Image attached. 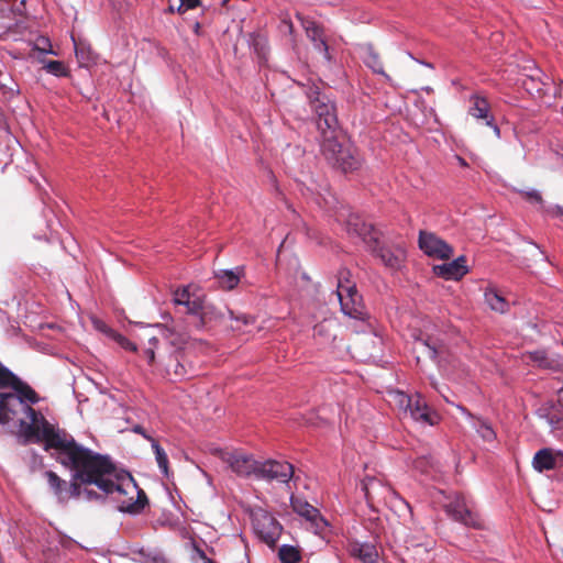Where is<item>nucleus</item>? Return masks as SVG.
<instances>
[{
	"label": "nucleus",
	"instance_id": "obj_31",
	"mask_svg": "<svg viewBox=\"0 0 563 563\" xmlns=\"http://www.w3.org/2000/svg\"><path fill=\"white\" fill-rule=\"evenodd\" d=\"M32 52H38L41 54L57 55V52L53 49V45L48 37L38 36L32 43Z\"/></svg>",
	"mask_w": 563,
	"mask_h": 563
},
{
	"label": "nucleus",
	"instance_id": "obj_18",
	"mask_svg": "<svg viewBox=\"0 0 563 563\" xmlns=\"http://www.w3.org/2000/svg\"><path fill=\"white\" fill-rule=\"evenodd\" d=\"M362 489L368 504L386 499L387 495H395L389 486L374 477H366L362 483Z\"/></svg>",
	"mask_w": 563,
	"mask_h": 563
},
{
	"label": "nucleus",
	"instance_id": "obj_5",
	"mask_svg": "<svg viewBox=\"0 0 563 563\" xmlns=\"http://www.w3.org/2000/svg\"><path fill=\"white\" fill-rule=\"evenodd\" d=\"M358 234L376 254L384 266L391 272L400 271L406 261V250L402 245H385L380 243V233L372 225L363 224Z\"/></svg>",
	"mask_w": 563,
	"mask_h": 563
},
{
	"label": "nucleus",
	"instance_id": "obj_1",
	"mask_svg": "<svg viewBox=\"0 0 563 563\" xmlns=\"http://www.w3.org/2000/svg\"><path fill=\"white\" fill-rule=\"evenodd\" d=\"M4 387H12L14 391L0 393V423L16 421L19 434L25 441L43 442L46 445L58 428L31 407L40 400L36 393L0 365V388Z\"/></svg>",
	"mask_w": 563,
	"mask_h": 563
},
{
	"label": "nucleus",
	"instance_id": "obj_26",
	"mask_svg": "<svg viewBox=\"0 0 563 563\" xmlns=\"http://www.w3.org/2000/svg\"><path fill=\"white\" fill-rule=\"evenodd\" d=\"M101 331H103L109 338H111L115 343H118L122 349L136 352V344L131 342L128 338L122 334L109 329L107 325L102 324L98 327Z\"/></svg>",
	"mask_w": 563,
	"mask_h": 563
},
{
	"label": "nucleus",
	"instance_id": "obj_35",
	"mask_svg": "<svg viewBox=\"0 0 563 563\" xmlns=\"http://www.w3.org/2000/svg\"><path fill=\"white\" fill-rule=\"evenodd\" d=\"M230 318L235 320L236 325H232L234 330H242V325H249L254 323V319L246 314H234L233 311L229 310Z\"/></svg>",
	"mask_w": 563,
	"mask_h": 563
},
{
	"label": "nucleus",
	"instance_id": "obj_48",
	"mask_svg": "<svg viewBox=\"0 0 563 563\" xmlns=\"http://www.w3.org/2000/svg\"><path fill=\"white\" fill-rule=\"evenodd\" d=\"M16 92H18V90H16V89H14V88H11V89H10V93H11V96L15 95Z\"/></svg>",
	"mask_w": 563,
	"mask_h": 563
},
{
	"label": "nucleus",
	"instance_id": "obj_22",
	"mask_svg": "<svg viewBox=\"0 0 563 563\" xmlns=\"http://www.w3.org/2000/svg\"><path fill=\"white\" fill-rule=\"evenodd\" d=\"M243 273V268L241 267H236L235 269H222L216 273V278L222 289L231 290L240 283Z\"/></svg>",
	"mask_w": 563,
	"mask_h": 563
},
{
	"label": "nucleus",
	"instance_id": "obj_29",
	"mask_svg": "<svg viewBox=\"0 0 563 563\" xmlns=\"http://www.w3.org/2000/svg\"><path fill=\"white\" fill-rule=\"evenodd\" d=\"M75 54L80 66L88 67L92 62V52L89 45L77 43L74 38Z\"/></svg>",
	"mask_w": 563,
	"mask_h": 563
},
{
	"label": "nucleus",
	"instance_id": "obj_12",
	"mask_svg": "<svg viewBox=\"0 0 563 563\" xmlns=\"http://www.w3.org/2000/svg\"><path fill=\"white\" fill-rule=\"evenodd\" d=\"M297 18L305 30L307 38L312 43L313 48L322 54L324 59L330 63L332 60V55L330 52V42L324 29L311 19L305 18L300 14H297Z\"/></svg>",
	"mask_w": 563,
	"mask_h": 563
},
{
	"label": "nucleus",
	"instance_id": "obj_14",
	"mask_svg": "<svg viewBox=\"0 0 563 563\" xmlns=\"http://www.w3.org/2000/svg\"><path fill=\"white\" fill-rule=\"evenodd\" d=\"M419 247L426 255L438 260H449L453 255L452 246L431 232H420Z\"/></svg>",
	"mask_w": 563,
	"mask_h": 563
},
{
	"label": "nucleus",
	"instance_id": "obj_34",
	"mask_svg": "<svg viewBox=\"0 0 563 563\" xmlns=\"http://www.w3.org/2000/svg\"><path fill=\"white\" fill-rule=\"evenodd\" d=\"M475 428L484 441L493 442L496 439L495 431L486 421L478 419Z\"/></svg>",
	"mask_w": 563,
	"mask_h": 563
},
{
	"label": "nucleus",
	"instance_id": "obj_49",
	"mask_svg": "<svg viewBox=\"0 0 563 563\" xmlns=\"http://www.w3.org/2000/svg\"><path fill=\"white\" fill-rule=\"evenodd\" d=\"M288 27H289V31L291 32V30H292V24H291L290 22L288 23Z\"/></svg>",
	"mask_w": 563,
	"mask_h": 563
},
{
	"label": "nucleus",
	"instance_id": "obj_44",
	"mask_svg": "<svg viewBox=\"0 0 563 563\" xmlns=\"http://www.w3.org/2000/svg\"><path fill=\"white\" fill-rule=\"evenodd\" d=\"M456 408H457V410H460L463 415H466L467 417H471V413H470V412H467V410H466L465 408H463V407H461V406H457Z\"/></svg>",
	"mask_w": 563,
	"mask_h": 563
},
{
	"label": "nucleus",
	"instance_id": "obj_15",
	"mask_svg": "<svg viewBox=\"0 0 563 563\" xmlns=\"http://www.w3.org/2000/svg\"><path fill=\"white\" fill-rule=\"evenodd\" d=\"M294 475V467L288 462L265 461L260 462L256 476L257 478L276 479L287 483Z\"/></svg>",
	"mask_w": 563,
	"mask_h": 563
},
{
	"label": "nucleus",
	"instance_id": "obj_50",
	"mask_svg": "<svg viewBox=\"0 0 563 563\" xmlns=\"http://www.w3.org/2000/svg\"><path fill=\"white\" fill-rule=\"evenodd\" d=\"M198 29H199V24L197 23L195 26L196 32L198 31Z\"/></svg>",
	"mask_w": 563,
	"mask_h": 563
},
{
	"label": "nucleus",
	"instance_id": "obj_33",
	"mask_svg": "<svg viewBox=\"0 0 563 563\" xmlns=\"http://www.w3.org/2000/svg\"><path fill=\"white\" fill-rule=\"evenodd\" d=\"M365 64L376 74H380L388 78V76L384 73L383 63L379 59V56L369 51L365 57Z\"/></svg>",
	"mask_w": 563,
	"mask_h": 563
},
{
	"label": "nucleus",
	"instance_id": "obj_27",
	"mask_svg": "<svg viewBox=\"0 0 563 563\" xmlns=\"http://www.w3.org/2000/svg\"><path fill=\"white\" fill-rule=\"evenodd\" d=\"M278 558L282 563H299L301 553L297 547L284 544L279 548Z\"/></svg>",
	"mask_w": 563,
	"mask_h": 563
},
{
	"label": "nucleus",
	"instance_id": "obj_39",
	"mask_svg": "<svg viewBox=\"0 0 563 563\" xmlns=\"http://www.w3.org/2000/svg\"><path fill=\"white\" fill-rule=\"evenodd\" d=\"M525 197L531 202L542 203V197L537 190L525 192Z\"/></svg>",
	"mask_w": 563,
	"mask_h": 563
},
{
	"label": "nucleus",
	"instance_id": "obj_37",
	"mask_svg": "<svg viewBox=\"0 0 563 563\" xmlns=\"http://www.w3.org/2000/svg\"><path fill=\"white\" fill-rule=\"evenodd\" d=\"M200 5V0H180V4L177 8V12L183 14L187 10L195 9Z\"/></svg>",
	"mask_w": 563,
	"mask_h": 563
},
{
	"label": "nucleus",
	"instance_id": "obj_46",
	"mask_svg": "<svg viewBox=\"0 0 563 563\" xmlns=\"http://www.w3.org/2000/svg\"><path fill=\"white\" fill-rule=\"evenodd\" d=\"M368 339H371V340L373 341V343H375L376 341H379V340L376 338V335H372V336H369Z\"/></svg>",
	"mask_w": 563,
	"mask_h": 563
},
{
	"label": "nucleus",
	"instance_id": "obj_10",
	"mask_svg": "<svg viewBox=\"0 0 563 563\" xmlns=\"http://www.w3.org/2000/svg\"><path fill=\"white\" fill-rule=\"evenodd\" d=\"M443 507L453 520L468 527L478 528L481 526L476 512L473 511L464 496L457 493L448 496Z\"/></svg>",
	"mask_w": 563,
	"mask_h": 563
},
{
	"label": "nucleus",
	"instance_id": "obj_51",
	"mask_svg": "<svg viewBox=\"0 0 563 563\" xmlns=\"http://www.w3.org/2000/svg\"><path fill=\"white\" fill-rule=\"evenodd\" d=\"M228 1H229V0H223V1H222V4L224 5Z\"/></svg>",
	"mask_w": 563,
	"mask_h": 563
},
{
	"label": "nucleus",
	"instance_id": "obj_20",
	"mask_svg": "<svg viewBox=\"0 0 563 563\" xmlns=\"http://www.w3.org/2000/svg\"><path fill=\"white\" fill-rule=\"evenodd\" d=\"M465 263V257L460 256L450 263L433 266V272L437 276L443 277L444 279L457 280L467 273Z\"/></svg>",
	"mask_w": 563,
	"mask_h": 563
},
{
	"label": "nucleus",
	"instance_id": "obj_4",
	"mask_svg": "<svg viewBox=\"0 0 563 563\" xmlns=\"http://www.w3.org/2000/svg\"><path fill=\"white\" fill-rule=\"evenodd\" d=\"M106 495H111L118 504V509L123 512H140L146 505L145 493L139 488L134 478L128 473L115 472V476L107 482V487L101 489Z\"/></svg>",
	"mask_w": 563,
	"mask_h": 563
},
{
	"label": "nucleus",
	"instance_id": "obj_43",
	"mask_svg": "<svg viewBox=\"0 0 563 563\" xmlns=\"http://www.w3.org/2000/svg\"><path fill=\"white\" fill-rule=\"evenodd\" d=\"M134 431L137 432V433H141L144 438H146L148 440V438H151L150 435L145 434L144 431L142 430L141 427H135L134 428Z\"/></svg>",
	"mask_w": 563,
	"mask_h": 563
},
{
	"label": "nucleus",
	"instance_id": "obj_41",
	"mask_svg": "<svg viewBox=\"0 0 563 563\" xmlns=\"http://www.w3.org/2000/svg\"><path fill=\"white\" fill-rule=\"evenodd\" d=\"M550 212H551V214L553 217H561V218H563V209L561 207H555Z\"/></svg>",
	"mask_w": 563,
	"mask_h": 563
},
{
	"label": "nucleus",
	"instance_id": "obj_42",
	"mask_svg": "<svg viewBox=\"0 0 563 563\" xmlns=\"http://www.w3.org/2000/svg\"><path fill=\"white\" fill-rule=\"evenodd\" d=\"M558 401L563 407V387L559 390Z\"/></svg>",
	"mask_w": 563,
	"mask_h": 563
},
{
	"label": "nucleus",
	"instance_id": "obj_36",
	"mask_svg": "<svg viewBox=\"0 0 563 563\" xmlns=\"http://www.w3.org/2000/svg\"><path fill=\"white\" fill-rule=\"evenodd\" d=\"M413 554L416 558H419L422 563H427V562L431 561L429 549L421 544H417L413 548Z\"/></svg>",
	"mask_w": 563,
	"mask_h": 563
},
{
	"label": "nucleus",
	"instance_id": "obj_30",
	"mask_svg": "<svg viewBox=\"0 0 563 563\" xmlns=\"http://www.w3.org/2000/svg\"><path fill=\"white\" fill-rule=\"evenodd\" d=\"M148 441H151V443H152V448L154 450L155 459L158 464V467L161 468L163 474L167 476L168 475V459H167L165 451L163 450V448H161V445L157 443V441L155 439L148 438Z\"/></svg>",
	"mask_w": 563,
	"mask_h": 563
},
{
	"label": "nucleus",
	"instance_id": "obj_47",
	"mask_svg": "<svg viewBox=\"0 0 563 563\" xmlns=\"http://www.w3.org/2000/svg\"><path fill=\"white\" fill-rule=\"evenodd\" d=\"M203 563H216V562H214V561H212L211 559L205 558Z\"/></svg>",
	"mask_w": 563,
	"mask_h": 563
},
{
	"label": "nucleus",
	"instance_id": "obj_17",
	"mask_svg": "<svg viewBox=\"0 0 563 563\" xmlns=\"http://www.w3.org/2000/svg\"><path fill=\"white\" fill-rule=\"evenodd\" d=\"M532 464L538 472L563 467V452L542 449L536 453Z\"/></svg>",
	"mask_w": 563,
	"mask_h": 563
},
{
	"label": "nucleus",
	"instance_id": "obj_24",
	"mask_svg": "<svg viewBox=\"0 0 563 563\" xmlns=\"http://www.w3.org/2000/svg\"><path fill=\"white\" fill-rule=\"evenodd\" d=\"M336 328L334 320H323L313 329V336L320 344H328L335 339L333 331Z\"/></svg>",
	"mask_w": 563,
	"mask_h": 563
},
{
	"label": "nucleus",
	"instance_id": "obj_23",
	"mask_svg": "<svg viewBox=\"0 0 563 563\" xmlns=\"http://www.w3.org/2000/svg\"><path fill=\"white\" fill-rule=\"evenodd\" d=\"M156 331L161 332L158 328L146 327L140 336L141 340H147V345L144 346L143 353L150 365L154 364L155 362V349L158 344V336L155 334Z\"/></svg>",
	"mask_w": 563,
	"mask_h": 563
},
{
	"label": "nucleus",
	"instance_id": "obj_13",
	"mask_svg": "<svg viewBox=\"0 0 563 563\" xmlns=\"http://www.w3.org/2000/svg\"><path fill=\"white\" fill-rule=\"evenodd\" d=\"M45 476L51 489L62 503L67 501L71 497H80L82 494L87 499H91L92 497V492L87 488L82 489L77 481L73 479L69 484H67L52 471L46 472Z\"/></svg>",
	"mask_w": 563,
	"mask_h": 563
},
{
	"label": "nucleus",
	"instance_id": "obj_2",
	"mask_svg": "<svg viewBox=\"0 0 563 563\" xmlns=\"http://www.w3.org/2000/svg\"><path fill=\"white\" fill-rule=\"evenodd\" d=\"M54 449L58 462L73 472V479L81 484H95L100 490L115 476V467L109 457L95 453L75 442L74 438L58 428L45 445Z\"/></svg>",
	"mask_w": 563,
	"mask_h": 563
},
{
	"label": "nucleus",
	"instance_id": "obj_40",
	"mask_svg": "<svg viewBox=\"0 0 563 563\" xmlns=\"http://www.w3.org/2000/svg\"><path fill=\"white\" fill-rule=\"evenodd\" d=\"M427 460L426 459H419L415 463V467L417 470H420L421 472H427Z\"/></svg>",
	"mask_w": 563,
	"mask_h": 563
},
{
	"label": "nucleus",
	"instance_id": "obj_45",
	"mask_svg": "<svg viewBox=\"0 0 563 563\" xmlns=\"http://www.w3.org/2000/svg\"><path fill=\"white\" fill-rule=\"evenodd\" d=\"M152 563H166L163 558H154Z\"/></svg>",
	"mask_w": 563,
	"mask_h": 563
},
{
	"label": "nucleus",
	"instance_id": "obj_16",
	"mask_svg": "<svg viewBox=\"0 0 563 563\" xmlns=\"http://www.w3.org/2000/svg\"><path fill=\"white\" fill-rule=\"evenodd\" d=\"M291 507L295 512L310 522L311 528L316 533H321L327 527V521L320 516L319 510L306 500L298 497H291Z\"/></svg>",
	"mask_w": 563,
	"mask_h": 563
},
{
	"label": "nucleus",
	"instance_id": "obj_3",
	"mask_svg": "<svg viewBox=\"0 0 563 563\" xmlns=\"http://www.w3.org/2000/svg\"><path fill=\"white\" fill-rule=\"evenodd\" d=\"M312 109L318 120L321 151L324 157L343 172H352L361 165L357 151L345 140L338 129V119L332 102L318 95L312 101Z\"/></svg>",
	"mask_w": 563,
	"mask_h": 563
},
{
	"label": "nucleus",
	"instance_id": "obj_9",
	"mask_svg": "<svg viewBox=\"0 0 563 563\" xmlns=\"http://www.w3.org/2000/svg\"><path fill=\"white\" fill-rule=\"evenodd\" d=\"M253 529L262 541L273 548L282 534L283 527L269 512L257 509L253 512Z\"/></svg>",
	"mask_w": 563,
	"mask_h": 563
},
{
	"label": "nucleus",
	"instance_id": "obj_28",
	"mask_svg": "<svg viewBox=\"0 0 563 563\" xmlns=\"http://www.w3.org/2000/svg\"><path fill=\"white\" fill-rule=\"evenodd\" d=\"M43 64L44 69L56 77H67L69 75L68 68L63 62L59 60H46L45 58L37 59Z\"/></svg>",
	"mask_w": 563,
	"mask_h": 563
},
{
	"label": "nucleus",
	"instance_id": "obj_8",
	"mask_svg": "<svg viewBox=\"0 0 563 563\" xmlns=\"http://www.w3.org/2000/svg\"><path fill=\"white\" fill-rule=\"evenodd\" d=\"M174 302L184 306L188 313L199 317L200 325L206 324L213 318L214 308L206 305L203 297L196 291H191L190 287L177 289L174 292Z\"/></svg>",
	"mask_w": 563,
	"mask_h": 563
},
{
	"label": "nucleus",
	"instance_id": "obj_38",
	"mask_svg": "<svg viewBox=\"0 0 563 563\" xmlns=\"http://www.w3.org/2000/svg\"><path fill=\"white\" fill-rule=\"evenodd\" d=\"M531 358L540 366H547L545 354L542 351H537L531 354Z\"/></svg>",
	"mask_w": 563,
	"mask_h": 563
},
{
	"label": "nucleus",
	"instance_id": "obj_7",
	"mask_svg": "<svg viewBox=\"0 0 563 563\" xmlns=\"http://www.w3.org/2000/svg\"><path fill=\"white\" fill-rule=\"evenodd\" d=\"M350 273L343 271L339 275L336 295L344 314L350 318L364 320L366 312L362 302V297L357 292L355 285L349 279Z\"/></svg>",
	"mask_w": 563,
	"mask_h": 563
},
{
	"label": "nucleus",
	"instance_id": "obj_11",
	"mask_svg": "<svg viewBox=\"0 0 563 563\" xmlns=\"http://www.w3.org/2000/svg\"><path fill=\"white\" fill-rule=\"evenodd\" d=\"M221 460L240 476H256L258 461L241 450L222 451Z\"/></svg>",
	"mask_w": 563,
	"mask_h": 563
},
{
	"label": "nucleus",
	"instance_id": "obj_19",
	"mask_svg": "<svg viewBox=\"0 0 563 563\" xmlns=\"http://www.w3.org/2000/svg\"><path fill=\"white\" fill-rule=\"evenodd\" d=\"M349 554L362 563H377L379 554L375 544L352 541L347 545Z\"/></svg>",
	"mask_w": 563,
	"mask_h": 563
},
{
	"label": "nucleus",
	"instance_id": "obj_6",
	"mask_svg": "<svg viewBox=\"0 0 563 563\" xmlns=\"http://www.w3.org/2000/svg\"><path fill=\"white\" fill-rule=\"evenodd\" d=\"M388 397L389 404L406 417L422 424L434 426L439 422V416L431 411L420 394L408 396L404 391L391 390L388 393Z\"/></svg>",
	"mask_w": 563,
	"mask_h": 563
},
{
	"label": "nucleus",
	"instance_id": "obj_25",
	"mask_svg": "<svg viewBox=\"0 0 563 563\" xmlns=\"http://www.w3.org/2000/svg\"><path fill=\"white\" fill-rule=\"evenodd\" d=\"M484 296L492 310L499 313H505L508 310L509 305L507 300L494 287L487 288Z\"/></svg>",
	"mask_w": 563,
	"mask_h": 563
},
{
	"label": "nucleus",
	"instance_id": "obj_21",
	"mask_svg": "<svg viewBox=\"0 0 563 563\" xmlns=\"http://www.w3.org/2000/svg\"><path fill=\"white\" fill-rule=\"evenodd\" d=\"M468 113L475 119L485 120L486 124L488 126H493L495 133L499 135V129L497 125L493 124V115L489 112V103L485 98L478 95L471 96Z\"/></svg>",
	"mask_w": 563,
	"mask_h": 563
},
{
	"label": "nucleus",
	"instance_id": "obj_32",
	"mask_svg": "<svg viewBox=\"0 0 563 563\" xmlns=\"http://www.w3.org/2000/svg\"><path fill=\"white\" fill-rule=\"evenodd\" d=\"M419 347L423 349L427 355L432 360H435L440 354L439 347L431 341L430 336L427 339L417 338L416 349L418 350Z\"/></svg>",
	"mask_w": 563,
	"mask_h": 563
}]
</instances>
